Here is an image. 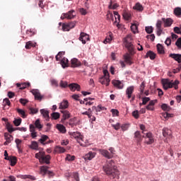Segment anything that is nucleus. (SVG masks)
Wrapping results in <instances>:
<instances>
[{
	"instance_id": "obj_55",
	"label": "nucleus",
	"mask_w": 181,
	"mask_h": 181,
	"mask_svg": "<svg viewBox=\"0 0 181 181\" xmlns=\"http://www.w3.org/2000/svg\"><path fill=\"white\" fill-rule=\"evenodd\" d=\"M59 86L62 88H66L69 87V84L66 81H61L59 83Z\"/></svg>"
},
{
	"instance_id": "obj_10",
	"label": "nucleus",
	"mask_w": 181,
	"mask_h": 181,
	"mask_svg": "<svg viewBox=\"0 0 181 181\" xmlns=\"http://www.w3.org/2000/svg\"><path fill=\"white\" fill-rule=\"evenodd\" d=\"M4 139H6V141L4 143V145L6 146L13 141V136L9 134V133H4Z\"/></svg>"
},
{
	"instance_id": "obj_23",
	"label": "nucleus",
	"mask_w": 181,
	"mask_h": 181,
	"mask_svg": "<svg viewBox=\"0 0 181 181\" xmlns=\"http://www.w3.org/2000/svg\"><path fill=\"white\" fill-rule=\"evenodd\" d=\"M17 87L20 88V90H25V88H28V87H30V83L25 82L23 83H16Z\"/></svg>"
},
{
	"instance_id": "obj_51",
	"label": "nucleus",
	"mask_w": 181,
	"mask_h": 181,
	"mask_svg": "<svg viewBox=\"0 0 181 181\" xmlns=\"http://www.w3.org/2000/svg\"><path fill=\"white\" fill-rule=\"evenodd\" d=\"M76 159V156H71L70 154H67L66 157V160H68L69 162H71Z\"/></svg>"
},
{
	"instance_id": "obj_22",
	"label": "nucleus",
	"mask_w": 181,
	"mask_h": 181,
	"mask_svg": "<svg viewBox=\"0 0 181 181\" xmlns=\"http://www.w3.org/2000/svg\"><path fill=\"white\" fill-rule=\"evenodd\" d=\"M95 157V153H93L92 151H90L87 154H86L83 158L85 160H91V159H93V158Z\"/></svg>"
},
{
	"instance_id": "obj_45",
	"label": "nucleus",
	"mask_w": 181,
	"mask_h": 181,
	"mask_svg": "<svg viewBox=\"0 0 181 181\" xmlns=\"http://www.w3.org/2000/svg\"><path fill=\"white\" fill-rule=\"evenodd\" d=\"M123 18L125 21H129L131 19V13L129 12H124L123 13Z\"/></svg>"
},
{
	"instance_id": "obj_11",
	"label": "nucleus",
	"mask_w": 181,
	"mask_h": 181,
	"mask_svg": "<svg viewBox=\"0 0 181 181\" xmlns=\"http://www.w3.org/2000/svg\"><path fill=\"white\" fill-rule=\"evenodd\" d=\"M99 153L100 155H103V156L107 158V159H111V158L113 156L109 151L105 149H99Z\"/></svg>"
},
{
	"instance_id": "obj_2",
	"label": "nucleus",
	"mask_w": 181,
	"mask_h": 181,
	"mask_svg": "<svg viewBox=\"0 0 181 181\" xmlns=\"http://www.w3.org/2000/svg\"><path fill=\"white\" fill-rule=\"evenodd\" d=\"M36 159H39L40 163H46V165L50 164V159L52 157L50 155H47L45 151H40L39 153H35Z\"/></svg>"
},
{
	"instance_id": "obj_4",
	"label": "nucleus",
	"mask_w": 181,
	"mask_h": 181,
	"mask_svg": "<svg viewBox=\"0 0 181 181\" xmlns=\"http://www.w3.org/2000/svg\"><path fill=\"white\" fill-rule=\"evenodd\" d=\"M124 45L131 54L134 52V44H132V35H128L124 38Z\"/></svg>"
},
{
	"instance_id": "obj_26",
	"label": "nucleus",
	"mask_w": 181,
	"mask_h": 181,
	"mask_svg": "<svg viewBox=\"0 0 181 181\" xmlns=\"http://www.w3.org/2000/svg\"><path fill=\"white\" fill-rule=\"evenodd\" d=\"M170 57L174 59L177 63H181V54H170Z\"/></svg>"
},
{
	"instance_id": "obj_24",
	"label": "nucleus",
	"mask_w": 181,
	"mask_h": 181,
	"mask_svg": "<svg viewBox=\"0 0 181 181\" xmlns=\"http://www.w3.org/2000/svg\"><path fill=\"white\" fill-rule=\"evenodd\" d=\"M71 67H79L81 66V62L78 59L74 58L71 60Z\"/></svg>"
},
{
	"instance_id": "obj_42",
	"label": "nucleus",
	"mask_w": 181,
	"mask_h": 181,
	"mask_svg": "<svg viewBox=\"0 0 181 181\" xmlns=\"http://www.w3.org/2000/svg\"><path fill=\"white\" fill-rule=\"evenodd\" d=\"M66 54L65 52H59L57 55L55 57L57 62H60V59H62V56H64Z\"/></svg>"
},
{
	"instance_id": "obj_50",
	"label": "nucleus",
	"mask_w": 181,
	"mask_h": 181,
	"mask_svg": "<svg viewBox=\"0 0 181 181\" xmlns=\"http://www.w3.org/2000/svg\"><path fill=\"white\" fill-rule=\"evenodd\" d=\"M52 119H59L60 118V114L59 112H53L51 115Z\"/></svg>"
},
{
	"instance_id": "obj_16",
	"label": "nucleus",
	"mask_w": 181,
	"mask_h": 181,
	"mask_svg": "<svg viewBox=\"0 0 181 181\" xmlns=\"http://www.w3.org/2000/svg\"><path fill=\"white\" fill-rule=\"evenodd\" d=\"M69 88L71 90V91H80L81 90V87L78 83H70L68 86Z\"/></svg>"
},
{
	"instance_id": "obj_29",
	"label": "nucleus",
	"mask_w": 181,
	"mask_h": 181,
	"mask_svg": "<svg viewBox=\"0 0 181 181\" xmlns=\"http://www.w3.org/2000/svg\"><path fill=\"white\" fill-rule=\"evenodd\" d=\"M71 136L73 138H75L76 139H77V141H83V136H81V134H80V132H73L71 134Z\"/></svg>"
},
{
	"instance_id": "obj_46",
	"label": "nucleus",
	"mask_w": 181,
	"mask_h": 181,
	"mask_svg": "<svg viewBox=\"0 0 181 181\" xmlns=\"http://www.w3.org/2000/svg\"><path fill=\"white\" fill-rule=\"evenodd\" d=\"M35 127L37 128V129H42L43 128V125L40 124V119H37L35 122Z\"/></svg>"
},
{
	"instance_id": "obj_32",
	"label": "nucleus",
	"mask_w": 181,
	"mask_h": 181,
	"mask_svg": "<svg viewBox=\"0 0 181 181\" xmlns=\"http://www.w3.org/2000/svg\"><path fill=\"white\" fill-rule=\"evenodd\" d=\"M30 148V149H33L34 151H37V149H39V144H37V141H31Z\"/></svg>"
},
{
	"instance_id": "obj_64",
	"label": "nucleus",
	"mask_w": 181,
	"mask_h": 181,
	"mask_svg": "<svg viewBox=\"0 0 181 181\" xmlns=\"http://www.w3.org/2000/svg\"><path fill=\"white\" fill-rule=\"evenodd\" d=\"M175 45L178 47V49H181V37L178 38L175 42Z\"/></svg>"
},
{
	"instance_id": "obj_36",
	"label": "nucleus",
	"mask_w": 181,
	"mask_h": 181,
	"mask_svg": "<svg viewBox=\"0 0 181 181\" xmlns=\"http://www.w3.org/2000/svg\"><path fill=\"white\" fill-rule=\"evenodd\" d=\"M157 50L159 54H163L165 53V49L163 48V45L160 44L157 45Z\"/></svg>"
},
{
	"instance_id": "obj_41",
	"label": "nucleus",
	"mask_w": 181,
	"mask_h": 181,
	"mask_svg": "<svg viewBox=\"0 0 181 181\" xmlns=\"http://www.w3.org/2000/svg\"><path fill=\"white\" fill-rule=\"evenodd\" d=\"M174 14L175 16H177L178 18H180L181 16V8L177 7L174 9Z\"/></svg>"
},
{
	"instance_id": "obj_5",
	"label": "nucleus",
	"mask_w": 181,
	"mask_h": 181,
	"mask_svg": "<svg viewBox=\"0 0 181 181\" xmlns=\"http://www.w3.org/2000/svg\"><path fill=\"white\" fill-rule=\"evenodd\" d=\"M76 21H71V23H69L67 24L63 23L62 30H64V32H69L70 29H73L76 27Z\"/></svg>"
},
{
	"instance_id": "obj_7",
	"label": "nucleus",
	"mask_w": 181,
	"mask_h": 181,
	"mask_svg": "<svg viewBox=\"0 0 181 181\" xmlns=\"http://www.w3.org/2000/svg\"><path fill=\"white\" fill-rule=\"evenodd\" d=\"M49 139V137L47 135L42 134L41 136V138L38 140V142L41 143L42 145H48V144H52L53 141L49 140L48 141H46Z\"/></svg>"
},
{
	"instance_id": "obj_60",
	"label": "nucleus",
	"mask_w": 181,
	"mask_h": 181,
	"mask_svg": "<svg viewBox=\"0 0 181 181\" xmlns=\"http://www.w3.org/2000/svg\"><path fill=\"white\" fill-rule=\"evenodd\" d=\"M30 114H37V112H39V110H37V108L35 107H30Z\"/></svg>"
},
{
	"instance_id": "obj_13",
	"label": "nucleus",
	"mask_w": 181,
	"mask_h": 181,
	"mask_svg": "<svg viewBox=\"0 0 181 181\" xmlns=\"http://www.w3.org/2000/svg\"><path fill=\"white\" fill-rule=\"evenodd\" d=\"M49 167L46 165H43L40 167V174L42 175V176H45V175H53V173L52 171H49Z\"/></svg>"
},
{
	"instance_id": "obj_8",
	"label": "nucleus",
	"mask_w": 181,
	"mask_h": 181,
	"mask_svg": "<svg viewBox=\"0 0 181 181\" xmlns=\"http://www.w3.org/2000/svg\"><path fill=\"white\" fill-rule=\"evenodd\" d=\"M144 134L143 138L148 139V141H146L147 145H152V144L155 142V140L153 139V134H152L151 132L145 133Z\"/></svg>"
},
{
	"instance_id": "obj_54",
	"label": "nucleus",
	"mask_w": 181,
	"mask_h": 181,
	"mask_svg": "<svg viewBox=\"0 0 181 181\" xmlns=\"http://www.w3.org/2000/svg\"><path fill=\"white\" fill-rule=\"evenodd\" d=\"M161 108L162 110H163V111H170V106L168 105L167 104L163 103L161 105Z\"/></svg>"
},
{
	"instance_id": "obj_40",
	"label": "nucleus",
	"mask_w": 181,
	"mask_h": 181,
	"mask_svg": "<svg viewBox=\"0 0 181 181\" xmlns=\"http://www.w3.org/2000/svg\"><path fill=\"white\" fill-rule=\"evenodd\" d=\"M133 9H136V11H139V12H142V11H144V7L142 6V4L136 3V5L133 7Z\"/></svg>"
},
{
	"instance_id": "obj_43",
	"label": "nucleus",
	"mask_w": 181,
	"mask_h": 181,
	"mask_svg": "<svg viewBox=\"0 0 181 181\" xmlns=\"http://www.w3.org/2000/svg\"><path fill=\"white\" fill-rule=\"evenodd\" d=\"M17 112L19 115H21L22 118H26V113L25 112V110L18 108L17 109Z\"/></svg>"
},
{
	"instance_id": "obj_20",
	"label": "nucleus",
	"mask_w": 181,
	"mask_h": 181,
	"mask_svg": "<svg viewBox=\"0 0 181 181\" xmlns=\"http://www.w3.org/2000/svg\"><path fill=\"white\" fill-rule=\"evenodd\" d=\"M172 135V131L166 127H164L163 129V136L164 138H169V136H171Z\"/></svg>"
},
{
	"instance_id": "obj_39",
	"label": "nucleus",
	"mask_w": 181,
	"mask_h": 181,
	"mask_svg": "<svg viewBox=\"0 0 181 181\" xmlns=\"http://www.w3.org/2000/svg\"><path fill=\"white\" fill-rule=\"evenodd\" d=\"M55 152H58L59 153H64L66 152V148L59 146H57L55 147Z\"/></svg>"
},
{
	"instance_id": "obj_9",
	"label": "nucleus",
	"mask_w": 181,
	"mask_h": 181,
	"mask_svg": "<svg viewBox=\"0 0 181 181\" xmlns=\"http://www.w3.org/2000/svg\"><path fill=\"white\" fill-rule=\"evenodd\" d=\"M110 81H111L110 76H102L99 78V83L103 86H106V87L110 86Z\"/></svg>"
},
{
	"instance_id": "obj_49",
	"label": "nucleus",
	"mask_w": 181,
	"mask_h": 181,
	"mask_svg": "<svg viewBox=\"0 0 181 181\" xmlns=\"http://www.w3.org/2000/svg\"><path fill=\"white\" fill-rule=\"evenodd\" d=\"M106 18L107 21H110V19L112 21H114V15L112 14V13H111V11H107V13L106 15Z\"/></svg>"
},
{
	"instance_id": "obj_12",
	"label": "nucleus",
	"mask_w": 181,
	"mask_h": 181,
	"mask_svg": "<svg viewBox=\"0 0 181 181\" xmlns=\"http://www.w3.org/2000/svg\"><path fill=\"white\" fill-rule=\"evenodd\" d=\"M32 94L35 96V100H38V101H42L43 96L39 92L37 89H33L31 90Z\"/></svg>"
},
{
	"instance_id": "obj_17",
	"label": "nucleus",
	"mask_w": 181,
	"mask_h": 181,
	"mask_svg": "<svg viewBox=\"0 0 181 181\" xmlns=\"http://www.w3.org/2000/svg\"><path fill=\"white\" fill-rule=\"evenodd\" d=\"M134 90L135 88H134V86H129L126 89V95L128 100L131 99V98L132 97V94H134Z\"/></svg>"
},
{
	"instance_id": "obj_1",
	"label": "nucleus",
	"mask_w": 181,
	"mask_h": 181,
	"mask_svg": "<svg viewBox=\"0 0 181 181\" xmlns=\"http://www.w3.org/2000/svg\"><path fill=\"white\" fill-rule=\"evenodd\" d=\"M103 170L106 175L110 176V179H119V171L114 165V160H109L107 164L103 166Z\"/></svg>"
},
{
	"instance_id": "obj_30",
	"label": "nucleus",
	"mask_w": 181,
	"mask_h": 181,
	"mask_svg": "<svg viewBox=\"0 0 181 181\" xmlns=\"http://www.w3.org/2000/svg\"><path fill=\"white\" fill-rule=\"evenodd\" d=\"M11 163V166H15L18 162V159L15 156H9V159L8 160Z\"/></svg>"
},
{
	"instance_id": "obj_18",
	"label": "nucleus",
	"mask_w": 181,
	"mask_h": 181,
	"mask_svg": "<svg viewBox=\"0 0 181 181\" xmlns=\"http://www.w3.org/2000/svg\"><path fill=\"white\" fill-rule=\"evenodd\" d=\"M162 22H163L165 28H169V26H172V24L173 23V20H172V18H163Z\"/></svg>"
},
{
	"instance_id": "obj_14",
	"label": "nucleus",
	"mask_w": 181,
	"mask_h": 181,
	"mask_svg": "<svg viewBox=\"0 0 181 181\" xmlns=\"http://www.w3.org/2000/svg\"><path fill=\"white\" fill-rule=\"evenodd\" d=\"M79 40L82 42L83 45H86V41L90 40V35L86 34L85 33H81Z\"/></svg>"
},
{
	"instance_id": "obj_21",
	"label": "nucleus",
	"mask_w": 181,
	"mask_h": 181,
	"mask_svg": "<svg viewBox=\"0 0 181 181\" xmlns=\"http://www.w3.org/2000/svg\"><path fill=\"white\" fill-rule=\"evenodd\" d=\"M155 104H156V100H151L146 108L148 111H153L155 110Z\"/></svg>"
},
{
	"instance_id": "obj_61",
	"label": "nucleus",
	"mask_w": 181,
	"mask_h": 181,
	"mask_svg": "<svg viewBox=\"0 0 181 181\" xmlns=\"http://www.w3.org/2000/svg\"><path fill=\"white\" fill-rule=\"evenodd\" d=\"M132 116L134 117V118H135L136 119H138V118H139V112L138 110H134L132 112Z\"/></svg>"
},
{
	"instance_id": "obj_35",
	"label": "nucleus",
	"mask_w": 181,
	"mask_h": 181,
	"mask_svg": "<svg viewBox=\"0 0 181 181\" xmlns=\"http://www.w3.org/2000/svg\"><path fill=\"white\" fill-rule=\"evenodd\" d=\"M118 6H119V4H117V3H114L112 0H110V5L108 6L109 9H117Z\"/></svg>"
},
{
	"instance_id": "obj_3",
	"label": "nucleus",
	"mask_w": 181,
	"mask_h": 181,
	"mask_svg": "<svg viewBox=\"0 0 181 181\" xmlns=\"http://www.w3.org/2000/svg\"><path fill=\"white\" fill-rule=\"evenodd\" d=\"M164 90H168V88H174L175 90H177V88H179L177 86V84H179V81H175L173 82V81H170L169 79H162L161 81Z\"/></svg>"
},
{
	"instance_id": "obj_25",
	"label": "nucleus",
	"mask_w": 181,
	"mask_h": 181,
	"mask_svg": "<svg viewBox=\"0 0 181 181\" xmlns=\"http://www.w3.org/2000/svg\"><path fill=\"white\" fill-rule=\"evenodd\" d=\"M124 59L125 63H127V64H129V66L134 64V62H132V58L131 57L129 54H127L126 55H124Z\"/></svg>"
},
{
	"instance_id": "obj_33",
	"label": "nucleus",
	"mask_w": 181,
	"mask_h": 181,
	"mask_svg": "<svg viewBox=\"0 0 181 181\" xmlns=\"http://www.w3.org/2000/svg\"><path fill=\"white\" fill-rule=\"evenodd\" d=\"M61 64L63 69H66V67H69V59H67V58H63L61 60Z\"/></svg>"
},
{
	"instance_id": "obj_19",
	"label": "nucleus",
	"mask_w": 181,
	"mask_h": 181,
	"mask_svg": "<svg viewBox=\"0 0 181 181\" xmlns=\"http://www.w3.org/2000/svg\"><path fill=\"white\" fill-rule=\"evenodd\" d=\"M62 114H63L62 122H64L66 119L70 118V112L67 110H61Z\"/></svg>"
},
{
	"instance_id": "obj_59",
	"label": "nucleus",
	"mask_w": 181,
	"mask_h": 181,
	"mask_svg": "<svg viewBox=\"0 0 181 181\" xmlns=\"http://www.w3.org/2000/svg\"><path fill=\"white\" fill-rule=\"evenodd\" d=\"M70 177H74V179L76 180V181H80V178H78V173H73Z\"/></svg>"
},
{
	"instance_id": "obj_28",
	"label": "nucleus",
	"mask_w": 181,
	"mask_h": 181,
	"mask_svg": "<svg viewBox=\"0 0 181 181\" xmlns=\"http://www.w3.org/2000/svg\"><path fill=\"white\" fill-rule=\"evenodd\" d=\"M59 110H66V108H69V101L63 100L61 103H59Z\"/></svg>"
},
{
	"instance_id": "obj_6",
	"label": "nucleus",
	"mask_w": 181,
	"mask_h": 181,
	"mask_svg": "<svg viewBox=\"0 0 181 181\" xmlns=\"http://www.w3.org/2000/svg\"><path fill=\"white\" fill-rule=\"evenodd\" d=\"M74 13V10H71L66 13H63L61 16V19H73L76 15Z\"/></svg>"
},
{
	"instance_id": "obj_53",
	"label": "nucleus",
	"mask_w": 181,
	"mask_h": 181,
	"mask_svg": "<svg viewBox=\"0 0 181 181\" xmlns=\"http://www.w3.org/2000/svg\"><path fill=\"white\" fill-rule=\"evenodd\" d=\"M13 124L16 127H19V125H21V124H22V119H21V118L15 119L13 121Z\"/></svg>"
},
{
	"instance_id": "obj_44",
	"label": "nucleus",
	"mask_w": 181,
	"mask_h": 181,
	"mask_svg": "<svg viewBox=\"0 0 181 181\" xmlns=\"http://www.w3.org/2000/svg\"><path fill=\"white\" fill-rule=\"evenodd\" d=\"M113 13H114L115 22L116 23H118V21L119 22V21L121 20V16H119V14L118 13V11H113Z\"/></svg>"
},
{
	"instance_id": "obj_57",
	"label": "nucleus",
	"mask_w": 181,
	"mask_h": 181,
	"mask_svg": "<svg viewBox=\"0 0 181 181\" xmlns=\"http://www.w3.org/2000/svg\"><path fill=\"white\" fill-rule=\"evenodd\" d=\"M131 30L133 33H136V32H138V25H136V24H132L131 25Z\"/></svg>"
},
{
	"instance_id": "obj_34",
	"label": "nucleus",
	"mask_w": 181,
	"mask_h": 181,
	"mask_svg": "<svg viewBox=\"0 0 181 181\" xmlns=\"http://www.w3.org/2000/svg\"><path fill=\"white\" fill-rule=\"evenodd\" d=\"M57 129L62 134H66V127L63 124H57Z\"/></svg>"
},
{
	"instance_id": "obj_37",
	"label": "nucleus",
	"mask_w": 181,
	"mask_h": 181,
	"mask_svg": "<svg viewBox=\"0 0 181 181\" xmlns=\"http://www.w3.org/2000/svg\"><path fill=\"white\" fill-rule=\"evenodd\" d=\"M134 138H136V139L139 141L141 142V141H142V138L143 136L141 135V132L139 131H136L134 133Z\"/></svg>"
},
{
	"instance_id": "obj_15",
	"label": "nucleus",
	"mask_w": 181,
	"mask_h": 181,
	"mask_svg": "<svg viewBox=\"0 0 181 181\" xmlns=\"http://www.w3.org/2000/svg\"><path fill=\"white\" fill-rule=\"evenodd\" d=\"M112 84H113L114 87L118 88L119 90H122V88H124V83H122L119 80H113L112 81Z\"/></svg>"
},
{
	"instance_id": "obj_58",
	"label": "nucleus",
	"mask_w": 181,
	"mask_h": 181,
	"mask_svg": "<svg viewBox=\"0 0 181 181\" xmlns=\"http://www.w3.org/2000/svg\"><path fill=\"white\" fill-rule=\"evenodd\" d=\"M15 142L16 144L17 149H18V151H21V144H22V140L16 139Z\"/></svg>"
},
{
	"instance_id": "obj_31",
	"label": "nucleus",
	"mask_w": 181,
	"mask_h": 181,
	"mask_svg": "<svg viewBox=\"0 0 181 181\" xmlns=\"http://www.w3.org/2000/svg\"><path fill=\"white\" fill-rule=\"evenodd\" d=\"M146 57H149V59H151V60H154V59L156 57V54H155L152 51H148L147 52L146 54Z\"/></svg>"
},
{
	"instance_id": "obj_56",
	"label": "nucleus",
	"mask_w": 181,
	"mask_h": 181,
	"mask_svg": "<svg viewBox=\"0 0 181 181\" xmlns=\"http://www.w3.org/2000/svg\"><path fill=\"white\" fill-rule=\"evenodd\" d=\"M92 110L96 111V112H100V111H103V106L102 105H98V107L93 106L92 107Z\"/></svg>"
},
{
	"instance_id": "obj_27",
	"label": "nucleus",
	"mask_w": 181,
	"mask_h": 181,
	"mask_svg": "<svg viewBox=\"0 0 181 181\" xmlns=\"http://www.w3.org/2000/svg\"><path fill=\"white\" fill-rule=\"evenodd\" d=\"M40 113L43 116V117L46 119V121H49L50 119V117H49V111L46 110L45 109L40 110Z\"/></svg>"
},
{
	"instance_id": "obj_48",
	"label": "nucleus",
	"mask_w": 181,
	"mask_h": 181,
	"mask_svg": "<svg viewBox=\"0 0 181 181\" xmlns=\"http://www.w3.org/2000/svg\"><path fill=\"white\" fill-rule=\"evenodd\" d=\"M6 128L8 129V132L10 134H12L13 132V131H16V129H13V127H12V125H11L10 124H6Z\"/></svg>"
},
{
	"instance_id": "obj_47",
	"label": "nucleus",
	"mask_w": 181,
	"mask_h": 181,
	"mask_svg": "<svg viewBox=\"0 0 181 181\" xmlns=\"http://www.w3.org/2000/svg\"><path fill=\"white\" fill-rule=\"evenodd\" d=\"M142 103H140V105H146L148 101H151V98L148 97H144L142 98Z\"/></svg>"
},
{
	"instance_id": "obj_38",
	"label": "nucleus",
	"mask_w": 181,
	"mask_h": 181,
	"mask_svg": "<svg viewBox=\"0 0 181 181\" xmlns=\"http://www.w3.org/2000/svg\"><path fill=\"white\" fill-rule=\"evenodd\" d=\"M36 46V43H33L32 41H28L25 43V49H32V47H35Z\"/></svg>"
},
{
	"instance_id": "obj_62",
	"label": "nucleus",
	"mask_w": 181,
	"mask_h": 181,
	"mask_svg": "<svg viewBox=\"0 0 181 181\" xmlns=\"http://www.w3.org/2000/svg\"><path fill=\"white\" fill-rule=\"evenodd\" d=\"M120 128L122 131H127V129L129 128V125L128 124H122Z\"/></svg>"
},
{
	"instance_id": "obj_63",
	"label": "nucleus",
	"mask_w": 181,
	"mask_h": 181,
	"mask_svg": "<svg viewBox=\"0 0 181 181\" xmlns=\"http://www.w3.org/2000/svg\"><path fill=\"white\" fill-rule=\"evenodd\" d=\"M112 128L116 131H118L121 128V124L119 123H117L116 124H112Z\"/></svg>"
},
{
	"instance_id": "obj_52",
	"label": "nucleus",
	"mask_w": 181,
	"mask_h": 181,
	"mask_svg": "<svg viewBox=\"0 0 181 181\" xmlns=\"http://www.w3.org/2000/svg\"><path fill=\"white\" fill-rule=\"evenodd\" d=\"M145 30H146V33H148L149 35H151V33H152L153 32V26H147L145 28Z\"/></svg>"
}]
</instances>
